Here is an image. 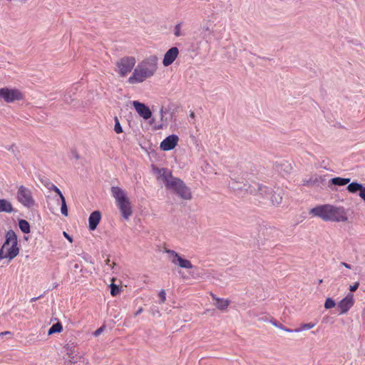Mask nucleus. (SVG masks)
Here are the masks:
<instances>
[{
  "mask_svg": "<svg viewBox=\"0 0 365 365\" xmlns=\"http://www.w3.org/2000/svg\"><path fill=\"white\" fill-rule=\"evenodd\" d=\"M158 61L156 56H150L139 63L128 78V82L130 84L140 83L152 77L158 69Z\"/></svg>",
  "mask_w": 365,
  "mask_h": 365,
  "instance_id": "1",
  "label": "nucleus"
},
{
  "mask_svg": "<svg viewBox=\"0 0 365 365\" xmlns=\"http://www.w3.org/2000/svg\"><path fill=\"white\" fill-rule=\"evenodd\" d=\"M229 187L235 191L237 190H245L247 192L252 195H257L259 193L263 197L267 198L268 194L271 193V188L259 185L258 183H254L253 185H247L243 181H237L235 178L231 177L230 180L228 183Z\"/></svg>",
  "mask_w": 365,
  "mask_h": 365,
  "instance_id": "2",
  "label": "nucleus"
},
{
  "mask_svg": "<svg viewBox=\"0 0 365 365\" xmlns=\"http://www.w3.org/2000/svg\"><path fill=\"white\" fill-rule=\"evenodd\" d=\"M5 237V242L0 249V261L5 258L11 260L19 253L16 233L10 230L6 232Z\"/></svg>",
  "mask_w": 365,
  "mask_h": 365,
  "instance_id": "3",
  "label": "nucleus"
},
{
  "mask_svg": "<svg viewBox=\"0 0 365 365\" xmlns=\"http://www.w3.org/2000/svg\"><path fill=\"white\" fill-rule=\"evenodd\" d=\"M111 194L116 201L122 216L128 220L132 215L133 210L125 191L118 186H114L111 187Z\"/></svg>",
  "mask_w": 365,
  "mask_h": 365,
  "instance_id": "4",
  "label": "nucleus"
},
{
  "mask_svg": "<svg viewBox=\"0 0 365 365\" xmlns=\"http://www.w3.org/2000/svg\"><path fill=\"white\" fill-rule=\"evenodd\" d=\"M153 170L155 174L158 175V178H160L164 182L165 185L167 189L172 190L175 192L182 185L184 182L178 178L173 177L172 173L167 168H158L156 167H153Z\"/></svg>",
  "mask_w": 365,
  "mask_h": 365,
  "instance_id": "5",
  "label": "nucleus"
},
{
  "mask_svg": "<svg viewBox=\"0 0 365 365\" xmlns=\"http://www.w3.org/2000/svg\"><path fill=\"white\" fill-rule=\"evenodd\" d=\"M16 199L24 207L31 208L35 205L31 190L24 185L19 187L16 192Z\"/></svg>",
  "mask_w": 365,
  "mask_h": 365,
  "instance_id": "6",
  "label": "nucleus"
},
{
  "mask_svg": "<svg viewBox=\"0 0 365 365\" xmlns=\"http://www.w3.org/2000/svg\"><path fill=\"white\" fill-rule=\"evenodd\" d=\"M135 63V58L133 56H126L120 58L116 63L119 75L121 77L127 76L133 69Z\"/></svg>",
  "mask_w": 365,
  "mask_h": 365,
  "instance_id": "7",
  "label": "nucleus"
},
{
  "mask_svg": "<svg viewBox=\"0 0 365 365\" xmlns=\"http://www.w3.org/2000/svg\"><path fill=\"white\" fill-rule=\"evenodd\" d=\"M164 252L169 255V259L173 264L184 269H191L193 267L190 260L182 258L175 250L165 249Z\"/></svg>",
  "mask_w": 365,
  "mask_h": 365,
  "instance_id": "8",
  "label": "nucleus"
},
{
  "mask_svg": "<svg viewBox=\"0 0 365 365\" xmlns=\"http://www.w3.org/2000/svg\"><path fill=\"white\" fill-rule=\"evenodd\" d=\"M1 98L6 103H13L24 98L23 93L18 89L1 88H0Z\"/></svg>",
  "mask_w": 365,
  "mask_h": 365,
  "instance_id": "9",
  "label": "nucleus"
},
{
  "mask_svg": "<svg viewBox=\"0 0 365 365\" xmlns=\"http://www.w3.org/2000/svg\"><path fill=\"white\" fill-rule=\"evenodd\" d=\"M346 212L344 207H335L333 205L331 206L329 221L346 222Z\"/></svg>",
  "mask_w": 365,
  "mask_h": 365,
  "instance_id": "10",
  "label": "nucleus"
},
{
  "mask_svg": "<svg viewBox=\"0 0 365 365\" xmlns=\"http://www.w3.org/2000/svg\"><path fill=\"white\" fill-rule=\"evenodd\" d=\"M331 206L330 205L317 206L310 210V214L313 216L319 217L325 221H329Z\"/></svg>",
  "mask_w": 365,
  "mask_h": 365,
  "instance_id": "11",
  "label": "nucleus"
},
{
  "mask_svg": "<svg viewBox=\"0 0 365 365\" xmlns=\"http://www.w3.org/2000/svg\"><path fill=\"white\" fill-rule=\"evenodd\" d=\"M179 138L177 135L173 134L166 137L160 145L162 150L168 151L174 149L178 144Z\"/></svg>",
  "mask_w": 365,
  "mask_h": 365,
  "instance_id": "12",
  "label": "nucleus"
},
{
  "mask_svg": "<svg viewBox=\"0 0 365 365\" xmlns=\"http://www.w3.org/2000/svg\"><path fill=\"white\" fill-rule=\"evenodd\" d=\"M354 303L353 294H348L338 303V307L340 309V314H346L354 305Z\"/></svg>",
  "mask_w": 365,
  "mask_h": 365,
  "instance_id": "13",
  "label": "nucleus"
},
{
  "mask_svg": "<svg viewBox=\"0 0 365 365\" xmlns=\"http://www.w3.org/2000/svg\"><path fill=\"white\" fill-rule=\"evenodd\" d=\"M133 104L137 113L142 118H143L145 120L150 118L152 116V112L147 106L136 101H133Z\"/></svg>",
  "mask_w": 365,
  "mask_h": 365,
  "instance_id": "14",
  "label": "nucleus"
},
{
  "mask_svg": "<svg viewBox=\"0 0 365 365\" xmlns=\"http://www.w3.org/2000/svg\"><path fill=\"white\" fill-rule=\"evenodd\" d=\"M179 50L177 47L173 46L170 48L164 55V58L163 59V66H168L171 65L177 58Z\"/></svg>",
  "mask_w": 365,
  "mask_h": 365,
  "instance_id": "15",
  "label": "nucleus"
},
{
  "mask_svg": "<svg viewBox=\"0 0 365 365\" xmlns=\"http://www.w3.org/2000/svg\"><path fill=\"white\" fill-rule=\"evenodd\" d=\"M272 205H279L282 202L283 190L280 187H276L274 190L271 189V193L268 194Z\"/></svg>",
  "mask_w": 365,
  "mask_h": 365,
  "instance_id": "16",
  "label": "nucleus"
},
{
  "mask_svg": "<svg viewBox=\"0 0 365 365\" xmlns=\"http://www.w3.org/2000/svg\"><path fill=\"white\" fill-rule=\"evenodd\" d=\"M101 218V212L98 210L93 211L89 216L88 223H89V229L91 230H94L96 229L98 223L100 222Z\"/></svg>",
  "mask_w": 365,
  "mask_h": 365,
  "instance_id": "17",
  "label": "nucleus"
},
{
  "mask_svg": "<svg viewBox=\"0 0 365 365\" xmlns=\"http://www.w3.org/2000/svg\"><path fill=\"white\" fill-rule=\"evenodd\" d=\"M14 211L12 204L9 200L0 198V212L11 213Z\"/></svg>",
  "mask_w": 365,
  "mask_h": 365,
  "instance_id": "18",
  "label": "nucleus"
},
{
  "mask_svg": "<svg viewBox=\"0 0 365 365\" xmlns=\"http://www.w3.org/2000/svg\"><path fill=\"white\" fill-rule=\"evenodd\" d=\"M176 193L184 200H190L192 198V194L185 183L177 190Z\"/></svg>",
  "mask_w": 365,
  "mask_h": 365,
  "instance_id": "19",
  "label": "nucleus"
},
{
  "mask_svg": "<svg viewBox=\"0 0 365 365\" xmlns=\"http://www.w3.org/2000/svg\"><path fill=\"white\" fill-rule=\"evenodd\" d=\"M364 187V185L358 182H349L348 186L346 187V190L350 193H360L361 190H362V188Z\"/></svg>",
  "mask_w": 365,
  "mask_h": 365,
  "instance_id": "20",
  "label": "nucleus"
},
{
  "mask_svg": "<svg viewBox=\"0 0 365 365\" xmlns=\"http://www.w3.org/2000/svg\"><path fill=\"white\" fill-rule=\"evenodd\" d=\"M212 31L207 25H203L200 29V35L206 42H210L211 40L210 36Z\"/></svg>",
  "mask_w": 365,
  "mask_h": 365,
  "instance_id": "21",
  "label": "nucleus"
},
{
  "mask_svg": "<svg viewBox=\"0 0 365 365\" xmlns=\"http://www.w3.org/2000/svg\"><path fill=\"white\" fill-rule=\"evenodd\" d=\"M350 178H344L340 177L333 178L330 180L329 182L332 185L337 186H344L350 182Z\"/></svg>",
  "mask_w": 365,
  "mask_h": 365,
  "instance_id": "22",
  "label": "nucleus"
},
{
  "mask_svg": "<svg viewBox=\"0 0 365 365\" xmlns=\"http://www.w3.org/2000/svg\"><path fill=\"white\" fill-rule=\"evenodd\" d=\"M230 301L222 298L217 299V301L215 304V307L220 310H225L228 307Z\"/></svg>",
  "mask_w": 365,
  "mask_h": 365,
  "instance_id": "23",
  "label": "nucleus"
},
{
  "mask_svg": "<svg viewBox=\"0 0 365 365\" xmlns=\"http://www.w3.org/2000/svg\"><path fill=\"white\" fill-rule=\"evenodd\" d=\"M19 226L21 232L24 234L30 232V225L26 220H20L19 221Z\"/></svg>",
  "mask_w": 365,
  "mask_h": 365,
  "instance_id": "24",
  "label": "nucleus"
},
{
  "mask_svg": "<svg viewBox=\"0 0 365 365\" xmlns=\"http://www.w3.org/2000/svg\"><path fill=\"white\" fill-rule=\"evenodd\" d=\"M63 329L62 325L60 322L53 324L48 329V334H52L54 333H60Z\"/></svg>",
  "mask_w": 365,
  "mask_h": 365,
  "instance_id": "25",
  "label": "nucleus"
},
{
  "mask_svg": "<svg viewBox=\"0 0 365 365\" xmlns=\"http://www.w3.org/2000/svg\"><path fill=\"white\" fill-rule=\"evenodd\" d=\"M314 326H315V324L312 323V322L303 324L299 328L295 329L294 332H300V331L309 330V329H311L312 328H313Z\"/></svg>",
  "mask_w": 365,
  "mask_h": 365,
  "instance_id": "26",
  "label": "nucleus"
},
{
  "mask_svg": "<svg viewBox=\"0 0 365 365\" xmlns=\"http://www.w3.org/2000/svg\"><path fill=\"white\" fill-rule=\"evenodd\" d=\"M270 322L276 327L282 329V330H284L287 332H289V333H292V332H294V329H288L287 327H285L282 324L277 322L276 320H271Z\"/></svg>",
  "mask_w": 365,
  "mask_h": 365,
  "instance_id": "27",
  "label": "nucleus"
},
{
  "mask_svg": "<svg viewBox=\"0 0 365 365\" xmlns=\"http://www.w3.org/2000/svg\"><path fill=\"white\" fill-rule=\"evenodd\" d=\"M61 214L64 216H68V207H67V205H66V200H65L64 197H62V198H61Z\"/></svg>",
  "mask_w": 365,
  "mask_h": 365,
  "instance_id": "28",
  "label": "nucleus"
},
{
  "mask_svg": "<svg viewBox=\"0 0 365 365\" xmlns=\"http://www.w3.org/2000/svg\"><path fill=\"white\" fill-rule=\"evenodd\" d=\"M115 125H114V130L116 133L119 134L123 133V128L120 125V121L117 117H115Z\"/></svg>",
  "mask_w": 365,
  "mask_h": 365,
  "instance_id": "29",
  "label": "nucleus"
},
{
  "mask_svg": "<svg viewBox=\"0 0 365 365\" xmlns=\"http://www.w3.org/2000/svg\"><path fill=\"white\" fill-rule=\"evenodd\" d=\"M335 305H336V303H335L334 300L330 297L327 298L324 303V307L327 309H331V308L334 307Z\"/></svg>",
  "mask_w": 365,
  "mask_h": 365,
  "instance_id": "30",
  "label": "nucleus"
},
{
  "mask_svg": "<svg viewBox=\"0 0 365 365\" xmlns=\"http://www.w3.org/2000/svg\"><path fill=\"white\" fill-rule=\"evenodd\" d=\"M120 289L119 287L115 284H111L110 285V294L112 296H116L119 292Z\"/></svg>",
  "mask_w": 365,
  "mask_h": 365,
  "instance_id": "31",
  "label": "nucleus"
},
{
  "mask_svg": "<svg viewBox=\"0 0 365 365\" xmlns=\"http://www.w3.org/2000/svg\"><path fill=\"white\" fill-rule=\"evenodd\" d=\"M174 34L177 37L182 35V34L181 33V24L180 23L175 25V30H174Z\"/></svg>",
  "mask_w": 365,
  "mask_h": 365,
  "instance_id": "32",
  "label": "nucleus"
},
{
  "mask_svg": "<svg viewBox=\"0 0 365 365\" xmlns=\"http://www.w3.org/2000/svg\"><path fill=\"white\" fill-rule=\"evenodd\" d=\"M49 190H53L54 192H56L57 193V195L59 196L60 199L62 198V197H64L61 192V191L59 190L58 187H57L56 185H54L53 184H51V187H49Z\"/></svg>",
  "mask_w": 365,
  "mask_h": 365,
  "instance_id": "33",
  "label": "nucleus"
},
{
  "mask_svg": "<svg viewBox=\"0 0 365 365\" xmlns=\"http://www.w3.org/2000/svg\"><path fill=\"white\" fill-rule=\"evenodd\" d=\"M158 296L160 299V303H163L166 299V293L164 289H161L158 294Z\"/></svg>",
  "mask_w": 365,
  "mask_h": 365,
  "instance_id": "34",
  "label": "nucleus"
},
{
  "mask_svg": "<svg viewBox=\"0 0 365 365\" xmlns=\"http://www.w3.org/2000/svg\"><path fill=\"white\" fill-rule=\"evenodd\" d=\"M280 165L284 167V170L287 173H289L290 170H292V166L288 162H284V163H281Z\"/></svg>",
  "mask_w": 365,
  "mask_h": 365,
  "instance_id": "35",
  "label": "nucleus"
},
{
  "mask_svg": "<svg viewBox=\"0 0 365 365\" xmlns=\"http://www.w3.org/2000/svg\"><path fill=\"white\" fill-rule=\"evenodd\" d=\"M105 329V326H102L100 328L97 329L94 332L93 335L95 336H99Z\"/></svg>",
  "mask_w": 365,
  "mask_h": 365,
  "instance_id": "36",
  "label": "nucleus"
},
{
  "mask_svg": "<svg viewBox=\"0 0 365 365\" xmlns=\"http://www.w3.org/2000/svg\"><path fill=\"white\" fill-rule=\"evenodd\" d=\"M359 286V282H356L353 285L350 286L349 290L351 292H354V291H356L358 289Z\"/></svg>",
  "mask_w": 365,
  "mask_h": 365,
  "instance_id": "37",
  "label": "nucleus"
},
{
  "mask_svg": "<svg viewBox=\"0 0 365 365\" xmlns=\"http://www.w3.org/2000/svg\"><path fill=\"white\" fill-rule=\"evenodd\" d=\"M312 183V179H309V180H304L302 181V185L304 186H307V185H309L310 184Z\"/></svg>",
  "mask_w": 365,
  "mask_h": 365,
  "instance_id": "38",
  "label": "nucleus"
},
{
  "mask_svg": "<svg viewBox=\"0 0 365 365\" xmlns=\"http://www.w3.org/2000/svg\"><path fill=\"white\" fill-rule=\"evenodd\" d=\"M359 196L361 199H363L365 201V187L362 188V190H361L359 193Z\"/></svg>",
  "mask_w": 365,
  "mask_h": 365,
  "instance_id": "39",
  "label": "nucleus"
},
{
  "mask_svg": "<svg viewBox=\"0 0 365 365\" xmlns=\"http://www.w3.org/2000/svg\"><path fill=\"white\" fill-rule=\"evenodd\" d=\"M63 236L70 242H72L73 241V239L72 237L68 235L67 234V232H63Z\"/></svg>",
  "mask_w": 365,
  "mask_h": 365,
  "instance_id": "40",
  "label": "nucleus"
},
{
  "mask_svg": "<svg viewBox=\"0 0 365 365\" xmlns=\"http://www.w3.org/2000/svg\"><path fill=\"white\" fill-rule=\"evenodd\" d=\"M143 312V307H139L138 309L135 312L134 315L136 317Z\"/></svg>",
  "mask_w": 365,
  "mask_h": 365,
  "instance_id": "41",
  "label": "nucleus"
},
{
  "mask_svg": "<svg viewBox=\"0 0 365 365\" xmlns=\"http://www.w3.org/2000/svg\"><path fill=\"white\" fill-rule=\"evenodd\" d=\"M341 264L342 266H344V267H346V269H351V266L349 264H347V263L343 262H341Z\"/></svg>",
  "mask_w": 365,
  "mask_h": 365,
  "instance_id": "42",
  "label": "nucleus"
},
{
  "mask_svg": "<svg viewBox=\"0 0 365 365\" xmlns=\"http://www.w3.org/2000/svg\"><path fill=\"white\" fill-rule=\"evenodd\" d=\"M72 153H73V157H74L76 159H77V160H78V159H79V158H80V157H79V155L77 153V152H76V151H73V152H72Z\"/></svg>",
  "mask_w": 365,
  "mask_h": 365,
  "instance_id": "43",
  "label": "nucleus"
},
{
  "mask_svg": "<svg viewBox=\"0 0 365 365\" xmlns=\"http://www.w3.org/2000/svg\"><path fill=\"white\" fill-rule=\"evenodd\" d=\"M41 297H42V295H41L39 297H33V298L31 299V302H36V300L40 299Z\"/></svg>",
  "mask_w": 365,
  "mask_h": 365,
  "instance_id": "44",
  "label": "nucleus"
},
{
  "mask_svg": "<svg viewBox=\"0 0 365 365\" xmlns=\"http://www.w3.org/2000/svg\"><path fill=\"white\" fill-rule=\"evenodd\" d=\"M152 311H153V315H155V312H156L157 314H159V313H160L158 309L152 308Z\"/></svg>",
  "mask_w": 365,
  "mask_h": 365,
  "instance_id": "45",
  "label": "nucleus"
},
{
  "mask_svg": "<svg viewBox=\"0 0 365 365\" xmlns=\"http://www.w3.org/2000/svg\"><path fill=\"white\" fill-rule=\"evenodd\" d=\"M211 296H212V298L215 300L216 302L217 301V299H220L219 297H216V295H215L214 294H211Z\"/></svg>",
  "mask_w": 365,
  "mask_h": 365,
  "instance_id": "46",
  "label": "nucleus"
},
{
  "mask_svg": "<svg viewBox=\"0 0 365 365\" xmlns=\"http://www.w3.org/2000/svg\"><path fill=\"white\" fill-rule=\"evenodd\" d=\"M67 365H76V362H73L72 361H69L67 364Z\"/></svg>",
  "mask_w": 365,
  "mask_h": 365,
  "instance_id": "47",
  "label": "nucleus"
},
{
  "mask_svg": "<svg viewBox=\"0 0 365 365\" xmlns=\"http://www.w3.org/2000/svg\"><path fill=\"white\" fill-rule=\"evenodd\" d=\"M190 117L192 118H195V113L194 112H191L190 114Z\"/></svg>",
  "mask_w": 365,
  "mask_h": 365,
  "instance_id": "48",
  "label": "nucleus"
},
{
  "mask_svg": "<svg viewBox=\"0 0 365 365\" xmlns=\"http://www.w3.org/2000/svg\"><path fill=\"white\" fill-rule=\"evenodd\" d=\"M106 264H107L108 266L110 267H111V269H113V267L110 264V259H108V260H107V263H106Z\"/></svg>",
  "mask_w": 365,
  "mask_h": 365,
  "instance_id": "49",
  "label": "nucleus"
},
{
  "mask_svg": "<svg viewBox=\"0 0 365 365\" xmlns=\"http://www.w3.org/2000/svg\"><path fill=\"white\" fill-rule=\"evenodd\" d=\"M9 333L10 332H9V331L2 332V333L0 334V336L1 335H4V334H9Z\"/></svg>",
  "mask_w": 365,
  "mask_h": 365,
  "instance_id": "50",
  "label": "nucleus"
},
{
  "mask_svg": "<svg viewBox=\"0 0 365 365\" xmlns=\"http://www.w3.org/2000/svg\"><path fill=\"white\" fill-rule=\"evenodd\" d=\"M57 287H58V284L55 283L53 286V288L54 289V288H56Z\"/></svg>",
  "mask_w": 365,
  "mask_h": 365,
  "instance_id": "51",
  "label": "nucleus"
},
{
  "mask_svg": "<svg viewBox=\"0 0 365 365\" xmlns=\"http://www.w3.org/2000/svg\"><path fill=\"white\" fill-rule=\"evenodd\" d=\"M74 268L78 269V264H76L74 265Z\"/></svg>",
  "mask_w": 365,
  "mask_h": 365,
  "instance_id": "52",
  "label": "nucleus"
},
{
  "mask_svg": "<svg viewBox=\"0 0 365 365\" xmlns=\"http://www.w3.org/2000/svg\"><path fill=\"white\" fill-rule=\"evenodd\" d=\"M13 147H14V146H11V148H10V149H11V150H12V152L14 153V149H13Z\"/></svg>",
  "mask_w": 365,
  "mask_h": 365,
  "instance_id": "53",
  "label": "nucleus"
},
{
  "mask_svg": "<svg viewBox=\"0 0 365 365\" xmlns=\"http://www.w3.org/2000/svg\"><path fill=\"white\" fill-rule=\"evenodd\" d=\"M319 284H320V283H322V279H319Z\"/></svg>",
  "mask_w": 365,
  "mask_h": 365,
  "instance_id": "54",
  "label": "nucleus"
},
{
  "mask_svg": "<svg viewBox=\"0 0 365 365\" xmlns=\"http://www.w3.org/2000/svg\"><path fill=\"white\" fill-rule=\"evenodd\" d=\"M160 112H161V116H163V114H162L163 110L162 109L160 110Z\"/></svg>",
  "mask_w": 365,
  "mask_h": 365,
  "instance_id": "55",
  "label": "nucleus"
}]
</instances>
